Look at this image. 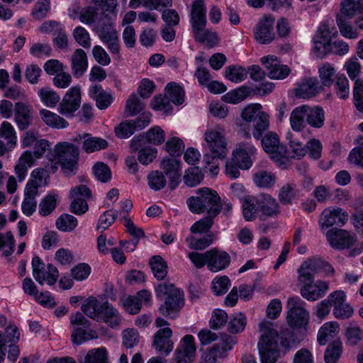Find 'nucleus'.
<instances>
[{
	"label": "nucleus",
	"instance_id": "4be33fe9",
	"mask_svg": "<svg viewBox=\"0 0 363 363\" xmlns=\"http://www.w3.org/2000/svg\"><path fill=\"white\" fill-rule=\"evenodd\" d=\"M323 90L322 85L316 78H305L300 83L297 84L295 89V95L301 99H310Z\"/></svg>",
	"mask_w": 363,
	"mask_h": 363
},
{
	"label": "nucleus",
	"instance_id": "603ef678",
	"mask_svg": "<svg viewBox=\"0 0 363 363\" xmlns=\"http://www.w3.org/2000/svg\"><path fill=\"white\" fill-rule=\"evenodd\" d=\"M48 170L43 168H37L34 169L31 173V177L27 182L26 188L29 186H33L35 189L38 193V188L42 185H46V176Z\"/></svg>",
	"mask_w": 363,
	"mask_h": 363
},
{
	"label": "nucleus",
	"instance_id": "7ed1b4c3",
	"mask_svg": "<svg viewBox=\"0 0 363 363\" xmlns=\"http://www.w3.org/2000/svg\"><path fill=\"white\" fill-rule=\"evenodd\" d=\"M196 194V196H191L187 200L188 206L192 213H201L206 211L213 216L220 213L222 208L220 198L216 191L202 188L198 189Z\"/></svg>",
	"mask_w": 363,
	"mask_h": 363
},
{
	"label": "nucleus",
	"instance_id": "2eb2a0df",
	"mask_svg": "<svg viewBox=\"0 0 363 363\" xmlns=\"http://www.w3.org/2000/svg\"><path fill=\"white\" fill-rule=\"evenodd\" d=\"M348 220V214L340 208H327L323 211L318 220L321 230L334 225H344Z\"/></svg>",
	"mask_w": 363,
	"mask_h": 363
},
{
	"label": "nucleus",
	"instance_id": "0e129e2a",
	"mask_svg": "<svg viewBox=\"0 0 363 363\" xmlns=\"http://www.w3.org/2000/svg\"><path fill=\"white\" fill-rule=\"evenodd\" d=\"M334 86L336 94L340 99H346L349 97L350 85L349 81L345 76H337Z\"/></svg>",
	"mask_w": 363,
	"mask_h": 363
},
{
	"label": "nucleus",
	"instance_id": "4c0bfd02",
	"mask_svg": "<svg viewBox=\"0 0 363 363\" xmlns=\"http://www.w3.org/2000/svg\"><path fill=\"white\" fill-rule=\"evenodd\" d=\"M305 118H306L305 105L294 108L290 116L291 128L295 131L302 130L305 127Z\"/></svg>",
	"mask_w": 363,
	"mask_h": 363
},
{
	"label": "nucleus",
	"instance_id": "e2e57ef3",
	"mask_svg": "<svg viewBox=\"0 0 363 363\" xmlns=\"http://www.w3.org/2000/svg\"><path fill=\"white\" fill-rule=\"evenodd\" d=\"M57 207L55 195L48 194L42 199L39 204V213L43 216L50 215Z\"/></svg>",
	"mask_w": 363,
	"mask_h": 363
},
{
	"label": "nucleus",
	"instance_id": "cd10ccee",
	"mask_svg": "<svg viewBox=\"0 0 363 363\" xmlns=\"http://www.w3.org/2000/svg\"><path fill=\"white\" fill-rule=\"evenodd\" d=\"M19 337L18 328L13 325L6 327L4 335L0 332V363L4 361L6 355L5 346L7 344L16 343L19 340Z\"/></svg>",
	"mask_w": 363,
	"mask_h": 363
},
{
	"label": "nucleus",
	"instance_id": "e433bc0d",
	"mask_svg": "<svg viewBox=\"0 0 363 363\" xmlns=\"http://www.w3.org/2000/svg\"><path fill=\"white\" fill-rule=\"evenodd\" d=\"M149 264L156 279L162 280L167 274V264L160 255H155L150 259Z\"/></svg>",
	"mask_w": 363,
	"mask_h": 363
},
{
	"label": "nucleus",
	"instance_id": "5701e85b",
	"mask_svg": "<svg viewBox=\"0 0 363 363\" xmlns=\"http://www.w3.org/2000/svg\"><path fill=\"white\" fill-rule=\"evenodd\" d=\"M272 17L264 15L257 25L255 38L260 44H269L272 40Z\"/></svg>",
	"mask_w": 363,
	"mask_h": 363
},
{
	"label": "nucleus",
	"instance_id": "c9c22d12",
	"mask_svg": "<svg viewBox=\"0 0 363 363\" xmlns=\"http://www.w3.org/2000/svg\"><path fill=\"white\" fill-rule=\"evenodd\" d=\"M192 33L196 41L209 47H213L218 43V38L216 33L206 29V26H202L198 29L192 30Z\"/></svg>",
	"mask_w": 363,
	"mask_h": 363
},
{
	"label": "nucleus",
	"instance_id": "f8f14e48",
	"mask_svg": "<svg viewBox=\"0 0 363 363\" xmlns=\"http://www.w3.org/2000/svg\"><path fill=\"white\" fill-rule=\"evenodd\" d=\"M33 276L38 283L53 285L59 277L57 269L52 264L47 265L38 257L35 256L32 259Z\"/></svg>",
	"mask_w": 363,
	"mask_h": 363
},
{
	"label": "nucleus",
	"instance_id": "8fccbe9b",
	"mask_svg": "<svg viewBox=\"0 0 363 363\" xmlns=\"http://www.w3.org/2000/svg\"><path fill=\"white\" fill-rule=\"evenodd\" d=\"M203 178L201 170L198 167H192L185 172L183 179L187 186L194 187L199 185Z\"/></svg>",
	"mask_w": 363,
	"mask_h": 363
},
{
	"label": "nucleus",
	"instance_id": "c03bdc74",
	"mask_svg": "<svg viewBox=\"0 0 363 363\" xmlns=\"http://www.w3.org/2000/svg\"><path fill=\"white\" fill-rule=\"evenodd\" d=\"M38 96L43 104L50 108L55 107L60 100V95L48 87L40 89L38 91Z\"/></svg>",
	"mask_w": 363,
	"mask_h": 363
},
{
	"label": "nucleus",
	"instance_id": "a878e982",
	"mask_svg": "<svg viewBox=\"0 0 363 363\" xmlns=\"http://www.w3.org/2000/svg\"><path fill=\"white\" fill-rule=\"evenodd\" d=\"M195 351L194 337L191 335L184 336L183 342L176 350L177 363L190 362Z\"/></svg>",
	"mask_w": 363,
	"mask_h": 363
},
{
	"label": "nucleus",
	"instance_id": "680f3d73",
	"mask_svg": "<svg viewBox=\"0 0 363 363\" xmlns=\"http://www.w3.org/2000/svg\"><path fill=\"white\" fill-rule=\"evenodd\" d=\"M330 40L313 38V52L318 58L323 59L330 54Z\"/></svg>",
	"mask_w": 363,
	"mask_h": 363
},
{
	"label": "nucleus",
	"instance_id": "9d476101",
	"mask_svg": "<svg viewBox=\"0 0 363 363\" xmlns=\"http://www.w3.org/2000/svg\"><path fill=\"white\" fill-rule=\"evenodd\" d=\"M70 323L74 328L72 333V341L75 345H81L83 342L97 337L95 331L90 330V322L83 313L77 312L70 316Z\"/></svg>",
	"mask_w": 363,
	"mask_h": 363
},
{
	"label": "nucleus",
	"instance_id": "774afa93",
	"mask_svg": "<svg viewBox=\"0 0 363 363\" xmlns=\"http://www.w3.org/2000/svg\"><path fill=\"white\" fill-rule=\"evenodd\" d=\"M353 98L356 108L359 111L363 112V79L354 82Z\"/></svg>",
	"mask_w": 363,
	"mask_h": 363
},
{
	"label": "nucleus",
	"instance_id": "473e14b6",
	"mask_svg": "<svg viewBox=\"0 0 363 363\" xmlns=\"http://www.w3.org/2000/svg\"><path fill=\"white\" fill-rule=\"evenodd\" d=\"M40 115L45 123L52 128L62 129L69 125L65 118L49 110H40Z\"/></svg>",
	"mask_w": 363,
	"mask_h": 363
},
{
	"label": "nucleus",
	"instance_id": "69168bd1",
	"mask_svg": "<svg viewBox=\"0 0 363 363\" xmlns=\"http://www.w3.org/2000/svg\"><path fill=\"white\" fill-rule=\"evenodd\" d=\"M359 0H342L341 14L347 18L357 16L359 13Z\"/></svg>",
	"mask_w": 363,
	"mask_h": 363
},
{
	"label": "nucleus",
	"instance_id": "f704fd0d",
	"mask_svg": "<svg viewBox=\"0 0 363 363\" xmlns=\"http://www.w3.org/2000/svg\"><path fill=\"white\" fill-rule=\"evenodd\" d=\"M192 33L196 41L209 47H213L218 43V38L216 33L206 29V26H202L198 29L192 30Z\"/></svg>",
	"mask_w": 363,
	"mask_h": 363
},
{
	"label": "nucleus",
	"instance_id": "a211bd4d",
	"mask_svg": "<svg viewBox=\"0 0 363 363\" xmlns=\"http://www.w3.org/2000/svg\"><path fill=\"white\" fill-rule=\"evenodd\" d=\"M164 175L169 179V187L174 190L179 184L181 178V162L175 158L164 159L161 162Z\"/></svg>",
	"mask_w": 363,
	"mask_h": 363
},
{
	"label": "nucleus",
	"instance_id": "6e6552de",
	"mask_svg": "<svg viewBox=\"0 0 363 363\" xmlns=\"http://www.w3.org/2000/svg\"><path fill=\"white\" fill-rule=\"evenodd\" d=\"M286 320L291 328H306L309 321V312L306 309V303L298 296L288 299Z\"/></svg>",
	"mask_w": 363,
	"mask_h": 363
},
{
	"label": "nucleus",
	"instance_id": "dca6fc26",
	"mask_svg": "<svg viewBox=\"0 0 363 363\" xmlns=\"http://www.w3.org/2000/svg\"><path fill=\"white\" fill-rule=\"evenodd\" d=\"M81 104L80 88L72 87L60 103L58 111L60 114L72 117L74 113L79 108Z\"/></svg>",
	"mask_w": 363,
	"mask_h": 363
},
{
	"label": "nucleus",
	"instance_id": "72a5a7b5",
	"mask_svg": "<svg viewBox=\"0 0 363 363\" xmlns=\"http://www.w3.org/2000/svg\"><path fill=\"white\" fill-rule=\"evenodd\" d=\"M306 111V121L307 123L313 128H320L324 124V111L323 108L315 106L311 107L308 105H305Z\"/></svg>",
	"mask_w": 363,
	"mask_h": 363
},
{
	"label": "nucleus",
	"instance_id": "c756f323",
	"mask_svg": "<svg viewBox=\"0 0 363 363\" xmlns=\"http://www.w3.org/2000/svg\"><path fill=\"white\" fill-rule=\"evenodd\" d=\"M274 163L282 169L289 165V157L286 146L280 144L278 135L274 133Z\"/></svg>",
	"mask_w": 363,
	"mask_h": 363
},
{
	"label": "nucleus",
	"instance_id": "a19ab883",
	"mask_svg": "<svg viewBox=\"0 0 363 363\" xmlns=\"http://www.w3.org/2000/svg\"><path fill=\"white\" fill-rule=\"evenodd\" d=\"M250 94V89L247 86H241L232 90L222 96L224 102L229 104H238L245 100Z\"/></svg>",
	"mask_w": 363,
	"mask_h": 363
},
{
	"label": "nucleus",
	"instance_id": "412c9836",
	"mask_svg": "<svg viewBox=\"0 0 363 363\" xmlns=\"http://www.w3.org/2000/svg\"><path fill=\"white\" fill-rule=\"evenodd\" d=\"M300 289L302 297L308 301H315L325 296L329 289L328 283L323 281L302 284Z\"/></svg>",
	"mask_w": 363,
	"mask_h": 363
},
{
	"label": "nucleus",
	"instance_id": "79ce46f5",
	"mask_svg": "<svg viewBox=\"0 0 363 363\" xmlns=\"http://www.w3.org/2000/svg\"><path fill=\"white\" fill-rule=\"evenodd\" d=\"M214 235L211 233L201 238H196L195 236L191 235L186 238L189 247L191 249L196 250H202L208 247L213 241Z\"/></svg>",
	"mask_w": 363,
	"mask_h": 363
},
{
	"label": "nucleus",
	"instance_id": "6ab92c4d",
	"mask_svg": "<svg viewBox=\"0 0 363 363\" xmlns=\"http://www.w3.org/2000/svg\"><path fill=\"white\" fill-rule=\"evenodd\" d=\"M321 258L314 257L304 261L298 269V280L301 284L314 282V276L320 272Z\"/></svg>",
	"mask_w": 363,
	"mask_h": 363
},
{
	"label": "nucleus",
	"instance_id": "58836bf2",
	"mask_svg": "<svg viewBox=\"0 0 363 363\" xmlns=\"http://www.w3.org/2000/svg\"><path fill=\"white\" fill-rule=\"evenodd\" d=\"M257 207L260 212V219L265 220L272 215V199L269 194H261L257 198Z\"/></svg>",
	"mask_w": 363,
	"mask_h": 363
},
{
	"label": "nucleus",
	"instance_id": "0eeeda50",
	"mask_svg": "<svg viewBox=\"0 0 363 363\" xmlns=\"http://www.w3.org/2000/svg\"><path fill=\"white\" fill-rule=\"evenodd\" d=\"M94 30L109 52L120 57V43L116 30L106 15H102L94 25Z\"/></svg>",
	"mask_w": 363,
	"mask_h": 363
},
{
	"label": "nucleus",
	"instance_id": "6e6d98bb",
	"mask_svg": "<svg viewBox=\"0 0 363 363\" xmlns=\"http://www.w3.org/2000/svg\"><path fill=\"white\" fill-rule=\"evenodd\" d=\"M148 186L154 191L162 189L167 184V180L163 172L156 170L152 171L147 176Z\"/></svg>",
	"mask_w": 363,
	"mask_h": 363
},
{
	"label": "nucleus",
	"instance_id": "3c124183",
	"mask_svg": "<svg viewBox=\"0 0 363 363\" xmlns=\"http://www.w3.org/2000/svg\"><path fill=\"white\" fill-rule=\"evenodd\" d=\"M318 73L322 86H330L332 85L335 74V69L333 65L328 62L323 63L319 67Z\"/></svg>",
	"mask_w": 363,
	"mask_h": 363
},
{
	"label": "nucleus",
	"instance_id": "f257e3e1",
	"mask_svg": "<svg viewBox=\"0 0 363 363\" xmlns=\"http://www.w3.org/2000/svg\"><path fill=\"white\" fill-rule=\"evenodd\" d=\"M241 118L244 123L239 125V133L246 139L251 138L250 126L248 123H253L252 135L257 140H260L264 132L269 127V116L262 111L259 104L246 106L241 112Z\"/></svg>",
	"mask_w": 363,
	"mask_h": 363
},
{
	"label": "nucleus",
	"instance_id": "ddd939ff",
	"mask_svg": "<svg viewBox=\"0 0 363 363\" xmlns=\"http://www.w3.org/2000/svg\"><path fill=\"white\" fill-rule=\"evenodd\" d=\"M326 238L335 250H343L351 247L356 242V235L344 229L333 228L326 233Z\"/></svg>",
	"mask_w": 363,
	"mask_h": 363
},
{
	"label": "nucleus",
	"instance_id": "4d7b16f0",
	"mask_svg": "<svg viewBox=\"0 0 363 363\" xmlns=\"http://www.w3.org/2000/svg\"><path fill=\"white\" fill-rule=\"evenodd\" d=\"M108 147V142L100 138L89 137L83 142V149L86 152H93L105 149Z\"/></svg>",
	"mask_w": 363,
	"mask_h": 363
},
{
	"label": "nucleus",
	"instance_id": "7c9ffc66",
	"mask_svg": "<svg viewBox=\"0 0 363 363\" xmlns=\"http://www.w3.org/2000/svg\"><path fill=\"white\" fill-rule=\"evenodd\" d=\"M38 192L33 186L25 188L24 199L21 204V210L23 214L27 216H30L35 211L37 207V202L35 196Z\"/></svg>",
	"mask_w": 363,
	"mask_h": 363
},
{
	"label": "nucleus",
	"instance_id": "09e8293b",
	"mask_svg": "<svg viewBox=\"0 0 363 363\" xmlns=\"http://www.w3.org/2000/svg\"><path fill=\"white\" fill-rule=\"evenodd\" d=\"M342 353V343L339 340H335L327 347L324 359L325 363H336Z\"/></svg>",
	"mask_w": 363,
	"mask_h": 363
},
{
	"label": "nucleus",
	"instance_id": "2f4dec72",
	"mask_svg": "<svg viewBox=\"0 0 363 363\" xmlns=\"http://www.w3.org/2000/svg\"><path fill=\"white\" fill-rule=\"evenodd\" d=\"M339 332V325L336 322L325 323L319 330L317 340L320 345H325L326 343L335 338Z\"/></svg>",
	"mask_w": 363,
	"mask_h": 363
},
{
	"label": "nucleus",
	"instance_id": "aec40b11",
	"mask_svg": "<svg viewBox=\"0 0 363 363\" xmlns=\"http://www.w3.org/2000/svg\"><path fill=\"white\" fill-rule=\"evenodd\" d=\"M207 267L211 272H217L226 268L230 262V255L224 251L213 248L206 251Z\"/></svg>",
	"mask_w": 363,
	"mask_h": 363
},
{
	"label": "nucleus",
	"instance_id": "c85d7f7f",
	"mask_svg": "<svg viewBox=\"0 0 363 363\" xmlns=\"http://www.w3.org/2000/svg\"><path fill=\"white\" fill-rule=\"evenodd\" d=\"M89 95L96 101V106L101 110L107 108L113 101L111 94L106 92L101 85L91 86Z\"/></svg>",
	"mask_w": 363,
	"mask_h": 363
},
{
	"label": "nucleus",
	"instance_id": "f3484780",
	"mask_svg": "<svg viewBox=\"0 0 363 363\" xmlns=\"http://www.w3.org/2000/svg\"><path fill=\"white\" fill-rule=\"evenodd\" d=\"M172 330L167 327L158 330L153 336L152 347L161 357H167L172 350Z\"/></svg>",
	"mask_w": 363,
	"mask_h": 363
},
{
	"label": "nucleus",
	"instance_id": "f03ea898",
	"mask_svg": "<svg viewBox=\"0 0 363 363\" xmlns=\"http://www.w3.org/2000/svg\"><path fill=\"white\" fill-rule=\"evenodd\" d=\"M83 313L97 321L104 322L109 327L119 325L121 318L118 311L107 301L100 303L94 296L87 298L81 306Z\"/></svg>",
	"mask_w": 363,
	"mask_h": 363
},
{
	"label": "nucleus",
	"instance_id": "20e7f679",
	"mask_svg": "<svg viewBox=\"0 0 363 363\" xmlns=\"http://www.w3.org/2000/svg\"><path fill=\"white\" fill-rule=\"evenodd\" d=\"M205 140L210 150L203 156V161L207 165L213 163V160H224L226 157L228 150L223 128H216L206 131Z\"/></svg>",
	"mask_w": 363,
	"mask_h": 363
},
{
	"label": "nucleus",
	"instance_id": "423d86ee",
	"mask_svg": "<svg viewBox=\"0 0 363 363\" xmlns=\"http://www.w3.org/2000/svg\"><path fill=\"white\" fill-rule=\"evenodd\" d=\"M55 160L61 164L63 173L67 176L75 174L79 160V148L68 142L57 143L55 147Z\"/></svg>",
	"mask_w": 363,
	"mask_h": 363
},
{
	"label": "nucleus",
	"instance_id": "4468645a",
	"mask_svg": "<svg viewBox=\"0 0 363 363\" xmlns=\"http://www.w3.org/2000/svg\"><path fill=\"white\" fill-rule=\"evenodd\" d=\"M165 133L160 126H154L149 129L145 134H140L133 138L130 147L133 151H137L145 143L160 145L164 142Z\"/></svg>",
	"mask_w": 363,
	"mask_h": 363
},
{
	"label": "nucleus",
	"instance_id": "052dcab7",
	"mask_svg": "<svg viewBox=\"0 0 363 363\" xmlns=\"http://www.w3.org/2000/svg\"><path fill=\"white\" fill-rule=\"evenodd\" d=\"M225 77L233 82H240L243 81L247 77V72L245 68L231 65L226 68Z\"/></svg>",
	"mask_w": 363,
	"mask_h": 363
},
{
	"label": "nucleus",
	"instance_id": "1a4fd4ad",
	"mask_svg": "<svg viewBox=\"0 0 363 363\" xmlns=\"http://www.w3.org/2000/svg\"><path fill=\"white\" fill-rule=\"evenodd\" d=\"M302 339L294 337L293 329L288 326L274 330V363L283 358L291 350L292 345L299 343Z\"/></svg>",
	"mask_w": 363,
	"mask_h": 363
},
{
	"label": "nucleus",
	"instance_id": "864d4df0",
	"mask_svg": "<svg viewBox=\"0 0 363 363\" xmlns=\"http://www.w3.org/2000/svg\"><path fill=\"white\" fill-rule=\"evenodd\" d=\"M348 77L352 81L360 80L359 77L362 72V65L356 57L349 59L344 65Z\"/></svg>",
	"mask_w": 363,
	"mask_h": 363
},
{
	"label": "nucleus",
	"instance_id": "5fc2aeb1",
	"mask_svg": "<svg viewBox=\"0 0 363 363\" xmlns=\"http://www.w3.org/2000/svg\"><path fill=\"white\" fill-rule=\"evenodd\" d=\"M81 363H108L107 352L104 348L91 350Z\"/></svg>",
	"mask_w": 363,
	"mask_h": 363
},
{
	"label": "nucleus",
	"instance_id": "bb28decb",
	"mask_svg": "<svg viewBox=\"0 0 363 363\" xmlns=\"http://www.w3.org/2000/svg\"><path fill=\"white\" fill-rule=\"evenodd\" d=\"M88 67L86 52L82 49H77L72 56V72L74 77H82Z\"/></svg>",
	"mask_w": 363,
	"mask_h": 363
},
{
	"label": "nucleus",
	"instance_id": "13d9d810",
	"mask_svg": "<svg viewBox=\"0 0 363 363\" xmlns=\"http://www.w3.org/2000/svg\"><path fill=\"white\" fill-rule=\"evenodd\" d=\"M213 215L208 214L207 216L196 221L191 225L190 230L192 233H206L210 231L214 223Z\"/></svg>",
	"mask_w": 363,
	"mask_h": 363
},
{
	"label": "nucleus",
	"instance_id": "b1692460",
	"mask_svg": "<svg viewBox=\"0 0 363 363\" xmlns=\"http://www.w3.org/2000/svg\"><path fill=\"white\" fill-rule=\"evenodd\" d=\"M190 17L192 30L206 26L204 0H194L192 2Z\"/></svg>",
	"mask_w": 363,
	"mask_h": 363
},
{
	"label": "nucleus",
	"instance_id": "37998d69",
	"mask_svg": "<svg viewBox=\"0 0 363 363\" xmlns=\"http://www.w3.org/2000/svg\"><path fill=\"white\" fill-rule=\"evenodd\" d=\"M167 96L169 101L176 105L182 104L184 101V91L175 82L169 83L166 87Z\"/></svg>",
	"mask_w": 363,
	"mask_h": 363
},
{
	"label": "nucleus",
	"instance_id": "393cba45",
	"mask_svg": "<svg viewBox=\"0 0 363 363\" xmlns=\"http://www.w3.org/2000/svg\"><path fill=\"white\" fill-rule=\"evenodd\" d=\"M14 119L18 128L24 130L28 128L33 121L30 108L23 102L15 104Z\"/></svg>",
	"mask_w": 363,
	"mask_h": 363
},
{
	"label": "nucleus",
	"instance_id": "bf43d9fd",
	"mask_svg": "<svg viewBox=\"0 0 363 363\" xmlns=\"http://www.w3.org/2000/svg\"><path fill=\"white\" fill-rule=\"evenodd\" d=\"M77 219L69 214H63L56 220L57 228L64 232L72 231L77 227Z\"/></svg>",
	"mask_w": 363,
	"mask_h": 363
},
{
	"label": "nucleus",
	"instance_id": "49530a36",
	"mask_svg": "<svg viewBox=\"0 0 363 363\" xmlns=\"http://www.w3.org/2000/svg\"><path fill=\"white\" fill-rule=\"evenodd\" d=\"M0 137L7 140L8 148H13L16 145V131L8 121H4L0 127Z\"/></svg>",
	"mask_w": 363,
	"mask_h": 363
},
{
	"label": "nucleus",
	"instance_id": "ea45409f",
	"mask_svg": "<svg viewBox=\"0 0 363 363\" xmlns=\"http://www.w3.org/2000/svg\"><path fill=\"white\" fill-rule=\"evenodd\" d=\"M33 163V157L31 152L26 151L18 160V163L15 167L16 174L19 181H23L26 175L28 167Z\"/></svg>",
	"mask_w": 363,
	"mask_h": 363
},
{
	"label": "nucleus",
	"instance_id": "de8ad7c7",
	"mask_svg": "<svg viewBox=\"0 0 363 363\" xmlns=\"http://www.w3.org/2000/svg\"><path fill=\"white\" fill-rule=\"evenodd\" d=\"M15 240L11 231L6 233H0V251L2 256L9 257L14 252Z\"/></svg>",
	"mask_w": 363,
	"mask_h": 363
},
{
	"label": "nucleus",
	"instance_id": "338daca9",
	"mask_svg": "<svg viewBox=\"0 0 363 363\" xmlns=\"http://www.w3.org/2000/svg\"><path fill=\"white\" fill-rule=\"evenodd\" d=\"M295 185L294 184H286L279 190L278 198L279 201L284 205H289L292 203V200L296 196Z\"/></svg>",
	"mask_w": 363,
	"mask_h": 363
},
{
	"label": "nucleus",
	"instance_id": "9b49d317",
	"mask_svg": "<svg viewBox=\"0 0 363 363\" xmlns=\"http://www.w3.org/2000/svg\"><path fill=\"white\" fill-rule=\"evenodd\" d=\"M272 324L263 320L259 324L261 335L257 348L261 363H272Z\"/></svg>",
	"mask_w": 363,
	"mask_h": 363
},
{
	"label": "nucleus",
	"instance_id": "a18cd8bd",
	"mask_svg": "<svg viewBox=\"0 0 363 363\" xmlns=\"http://www.w3.org/2000/svg\"><path fill=\"white\" fill-rule=\"evenodd\" d=\"M145 107L144 103L136 94H132L127 99L125 112L128 116H134L141 112Z\"/></svg>",
	"mask_w": 363,
	"mask_h": 363
},
{
	"label": "nucleus",
	"instance_id": "39448f33",
	"mask_svg": "<svg viewBox=\"0 0 363 363\" xmlns=\"http://www.w3.org/2000/svg\"><path fill=\"white\" fill-rule=\"evenodd\" d=\"M157 297L167 295L164 304L160 307V311L166 317L173 312H178L184 304V294L172 284L164 282L156 288Z\"/></svg>",
	"mask_w": 363,
	"mask_h": 363
}]
</instances>
